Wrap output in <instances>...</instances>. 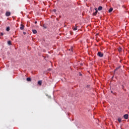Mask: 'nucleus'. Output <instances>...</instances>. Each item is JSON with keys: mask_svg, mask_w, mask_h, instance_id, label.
Wrapping results in <instances>:
<instances>
[{"mask_svg": "<svg viewBox=\"0 0 129 129\" xmlns=\"http://www.w3.org/2000/svg\"><path fill=\"white\" fill-rule=\"evenodd\" d=\"M97 55L99 57H100V58H102V57H103V53H102L101 52L99 51L98 52Z\"/></svg>", "mask_w": 129, "mask_h": 129, "instance_id": "nucleus-1", "label": "nucleus"}, {"mask_svg": "<svg viewBox=\"0 0 129 129\" xmlns=\"http://www.w3.org/2000/svg\"><path fill=\"white\" fill-rule=\"evenodd\" d=\"M123 117L125 119H127V118H128V115L127 114H125L123 115Z\"/></svg>", "mask_w": 129, "mask_h": 129, "instance_id": "nucleus-2", "label": "nucleus"}, {"mask_svg": "<svg viewBox=\"0 0 129 129\" xmlns=\"http://www.w3.org/2000/svg\"><path fill=\"white\" fill-rule=\"evenodd\" d=\"M95 10L96 12L93 13V16H96V15H97V13L98 12L97 11V8H95Z\"/></svg>", "mask_w": 129, "mask_h": 129, "instance_id": "nucleus-3", "label": "nucleus"}, {"mask_svg": "<svg viewBox=\"0 0 129 129\" xmlns=\"http://www.w3.org/2000/svg\"><path fill=\"white\" fill-rule=\"evenodd\" d=\"M6 16L7 17H10V16H11V12H6Z\"/></svg>", "mask_w": 129, "mask_h": 129, "instance_id": "nucleus-4", "label": "nucleus"}, {"mask_svg": "<svg viewBox=\"0 0 129 129\" xmlns=\"http://www.w3.org/2000/svg\"><path fill=\"white\" fill-rule=\"evenodd\" d=\"M25 28V26L24 25L21 24L20 27V30H24V28Z\"/></svg>", "mask_w": 129, "mask_h": 129, "instance_id": "nucleus-5", "label": "nucleus"}, {"mask_svg": "<svg viewBox=\"0 0 129 129\" xmlns=\"http://www.w3.org/2000/svg\"><path fill=\"white\" fill-rule=\"evenodd\" d=\"M38 85H40V86L42 85V81H39L38 82Z\"/></svg>", "mask_w": 129, "mask_h": 129, "instance_id": "nucleus-6", "label": "nucleus"}, {"mask_svg": "<svg viewBox=\"0 0 129 129\" xmlns=\"http://www.w3.org/2000/svg\"><path fill=\"white\" fill-rule=\"evenodd\" d=\"M73 29L74 31H77V26L73 27Z\"/></svg>", "mask_w": 129, "mask_h": 129, "instance_id": "nucleus-7", "label": "nucleus"}, {"mask_svg": "<svg viewBox=\"0 0 129 129\" xmlns=\"http://www.w3.org/2000/svg\"><path fill=\"white\" fill-rule=\"evenodd\" d=\"M98 11H101L102 10V7L100 6L99 7V8H98Z\"/></svg>", "mask_w": 129, "mask_h": 129, "instance_id": "nucleus-8", "label": "nucleus"}, {"mask_svg": "<svg viewBox=\"0 0 129 129\" xmlns=\"http://www.w3.org/2000/svg\"><path fill=\"white\" fill-rule=\"evenodd\" d=\"M112 11H113V9L112 8H110V9L109 10V13H111Z\"/></svg>", "mask_w": 129, "mask_h": 129, "instance_id": "nucleus-9", "label": "nucleus"}, {"mask_svg": "<svg viewBox=\"0 0 129 129\" xmlns=\"http://www.w3.org/2000/svg\"><path fill=\"white\" fill-rule=\"evenodd\" d=\"M32 32L33 33V34H37V30H33Z\"/></svg>", "mask_w": 129, "mask_h": 129, "instance_id": "nucleus-10", "label": "nucleus"}, {"mask_svg": "<svg viewBox=\"0 0 129 129\" xmlns=\"http://www.w3.org/2000/svg\"><path fill=\"white\" fill-rule=\"evenodd\" d=\"M86 88H87L88 90H90V89H89V88H90V85H87L86 86Z\"/></svg>", "mask_w": 129, "mask_h": 129, "instance_id": "nucleus-11", "label": "nucleus"}, {"mask_svg": "<svg viewBox=\"0 0 129 129\" xmlns=\"http://www.w3.org/2000/svg\"><path fill=\"white\" fill-rule=\"evenodd\" d=\"M8 45H12V41H8Z\"/></svg>", "mask_w": 129, "mask_h": 129, "instance_id": "nucleus-12", "label": "nucleus"}, {"mask_svg": "<svg viewBox=\"0 0 129 129\" xmlns=\"http://www.w3.org/2000/svg\"><path fill=\"white\" fill-rule=\"evenodd\" d=\"M69 51H72V52H73V47H71V49H69Z\"/></svg>", "mask_w": 129, "mask_h": 129, "instance_id": "nucleus-13", "label": "nucleus"}, {"mask_svg": "<svg viewBox=\"0 0 129 129\" xmlns=\"http://www.w3.org/2000/svg\"><path fill=\"white\" fill-rule=\"evenodd\" d=\"M118 121L119 122H121V118H118Z\"/></svg>", "mask_w": 129, "mask_h": 129, "instance_id": "nucleus-14", "label": "nucleus"}, {"mask_svg": "<svg viewBox=\"0 0 129 129\" xmlns=\"http://www.w3.org/2000/svg\"><path fill=\"white\" fill-rule=\"evenodd\" d=\"M6 31H7V32H9L10 31V27H8L6 29Z\"/></svg>", "mask_w": 129, "mask_h": 129, "instance_id": "nucleus-15", "label": "nucleus"}, {"mask_svg": "<svg viewBox=\"0 0 129 129\" xmlns=\"http://www.w3.org/2000/svg\"><path fill=\"white\" fill-rule=\"evenodd\" d=\"M26 80L27 81H31L30 78H27Z\"/></svg>", "mask_w": 129, "mask_h": 129, "instance_id": "nucleus-16", "label": "nucleus"}, {"mask_svg": "<svg viewBox=\"0 0 129 129\" xmlns=\"http://www.w3.org/2000/svg\"><path fill=\"white\" fill-rule=\"evenodd\" d=\"M43 28H44V29H47V27L46 26V25H43Z\"/></svg>", "mask_w": 129, "mask_h": 129, "instance_id": "nucleus-17", "label": "nucleus"}, {"mask_svg": "<svg viewBox=\"0 0 129 129\" xmlns=\"http://www.w3.org/2000/svg\"><path fill=\"white\" fill-rule=\"evenodd\" d=\"M118 51H119V52L121 51V47H119V48H118Z\"/></svg>", "mask_w": 129, "mask_h": 129, "instance_id": "nucleus-18", "label": "nucleus"}, {"mask_svg": "<svg viewBox=\"0 0 129 129\" xmlns=\"http://www.w3.org/2000/svg\"><path fill=\"white\" fill-rule=\"evenodd\" d=\"M118 69H119V68H116L115 71H117V70H118Z\"/></svg>", "mask_w": 129, "mask_h": 129, "instance_id": "nucleus-19", "label": "nucleus"}, {"mask_svg": "<svg viewBox=\"0 0 129 129\" xmlns=\"http://www.w3.org/2000/svg\"><path fill=\"white\" fill-rule=\"evenodd\" d=\"M1 36H4V33H1Z\"/></svg>", "mask_w": 129, "mask_h": 129, "instance_id": "nucleus-20", "label": "nucleus"}, {"mask_svg": "<svg viewBox=\"0 0 129 129\" xmlns=\"http://www.w3.org/2000/svg\"><path fill=\"white\" fill-rule=\"evenodd\" d=\"M34 24H37V21H35Z\"/></svg>", "mask_w": 129, "mask_h": 129, "instance_id": "nucleus-21", "label": "nucleus"}, {"mask_svg": "<svg viewBox=\"0 0 129 129\" xmlns=\"http://www.w3.org/2000/svg\"><path fill=\"white\" fill-rule=\"evenodd\" d=\"M23 34H24V35H25V34H26V32H23Z\"/></svg>", "mask_w": 129, "mask_h": 129, "instance_id": "nucleus-22", "label": "nucleus"}]
</instances>
